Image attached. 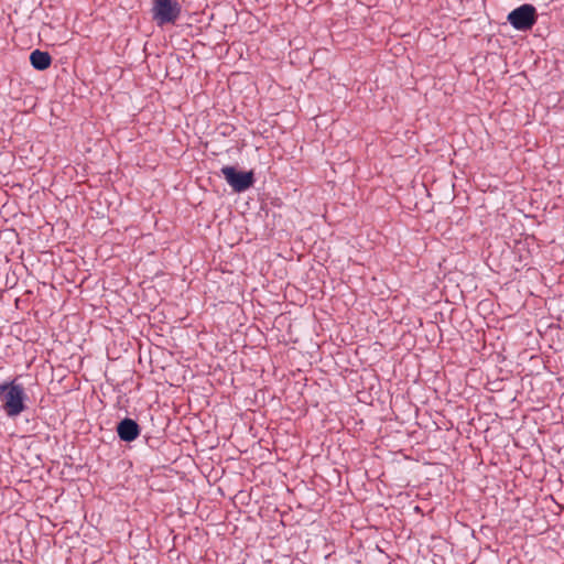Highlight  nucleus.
<instances>
[{
  "instance_id": "obj_1",
  "label": "nucleus",
  "mask_w": 564,
  "mask_h": 564,
  "mask_svg": "<svg viewBox=\"0 0 564 564\" xmlns=\"http://www.w3.org/2000/svg\"><path fill=\"white\" fill-rule=\"evenodd\" d=\"M26 394L22 384L15 380L7 381L0 384V400L2 410L9 417H17L25 411Z\"/></svg>"
},
{
  "instance_id": "obj_2",
  "label": "nucleus",
  "mask_w": 564,
  "mask_h": 564,
  "mask_svg": "<svg viewBox=\"0 0 564 564\" xmlns=\"http://www.w3.org/2000/svg\"><path fill=\"white\" fill-rule=\"evenodd\" d=\"M152 18L158 25L174 24L181 15L177 0H152Z\"/></svg>"
},
{
  "instance_id": "obj_3",
  "label": "nucleus",
  "mask_w": 564,
  "mask_h": 564,
  "mask_svg": "<svg viewBox=\"0 0 564 564\" xmlns=\"http://www.w3.org/2000/svg\"><path fill=\"white\" fill-rule=\"evenodd\" d=\"M538 20L536 9L533 4L524 3L510 11L507 21L518 31H529Z\"/></svg>"
},
{
  "instance_id": "obj_4",
  "label": "nucleus",
  "mask_w": 564,
  "mask_h": 564,
  "mask_svg": "<svg viewBox=\"0 0 564 564\" xmlns=\"http://www.w3.org/2000/svg\"><path fill=\"white\" fill-rule=\"evenodd\" d=\"M221 174L236 193H242L253 186L256 178L253 171H238L234 166H223Z\"/></svg>"
},
{
  "instance_id": "obj_5",
  "label": "nucleus",
  "mask_w": 564,
  "mask_h": 564,
  "mask_svg": "<svg viewBox=\"0 0 564 564\" xmlns=\"http://www.w3.org/2000/svg\"><path fill=\"white\" fill-rule=\"evenodd\" d=\"M116 432L120 441L131 443L140 436L141 427L135 420L124 417L118 422Z\"/></svg>"
},
{
  "instance_id": "obj_6",
  "label": "nucleus",
  "mask_w": 564,
  "mask_h": 564,
  "mask_svg": "<svg viewBox=\"0 0 564 564\" xmlns=\"http://www.w3.org/2000/svg\"><path fill=\"white\" fill-rule=\"evenodd\" d=\"M30 63L36 70H45L52 64V57L47 52L35 50L30 54Z\"/></svg>"
}]
</instances>
